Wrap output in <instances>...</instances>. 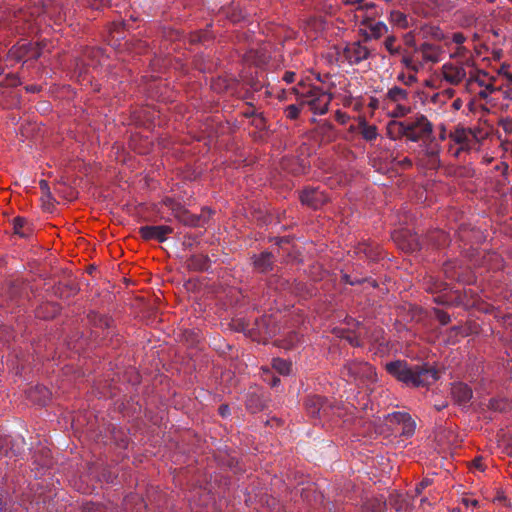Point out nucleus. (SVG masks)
<instances>
[{
  "mask_svg": "<svg viewBox=\"0 0 512 512\" xmlns=\"http://www.w3.org/2000/svg\"><path fill=\"white\" fill-rule=\"evenodd\" d=\"M437 319L442 325H446L450 322V316L443 312V311H437Z\"/></svg>",
  "mask_w": 512,
  "mask_h": 512,
  "instance_id": "obj_38",
  "label": "nucleus"
},
{
  "mask_svg": "<svg viewBox=\"0 0 512 512\" xmlns=\"http://www.w3.org/2000/svg\"><path fill=\"white\" fill-rule=\"evenodd\" d=\"M269 56L266 54V48H261L260 50L251 49L247 53V61L252 62L256 66H262L267 63Z\"/></svg>",
  "mask_w": 512,
  "mask_h": 512,
  "instance_id": "obj_27",
  "label": "nucleus"
},
{
  "mask_svg": "<svg viewBox=\"0 0 512 512\" xmlns=\"http://www.w3.org/2000/svg\"><path fill=\"white\" fill-rule=\"evenodd\" d=\"M439 138L441 140H445L446 139V129L444 126H441L440 127V133H439Z\"/></svg>",
  "mask_w": 512,
  "mask_h": 512,
  "instance_id": "obj_51",
  "label": "nucleus"
},
{
  "mask_svg": "<svg viewBox=\"0 0 512 512\" xmlns=\"http://www.w3.org/2000/svg\"><path fill=\"white\" fill-rule=\"evenodd\" d=\"M58 21H61V16H60V15H59V16L57 17V19L55 20V22H58Z\"/></svg>",
  "mask_w": 512,
  "mask_h": 512,
  "instance_id": "obj_64",
  "label": "nucleus"
},
{
  "mask_svg": "<svg viewBox=\"0 0 512 512\" xmlns=\"http://www.w3.org/2000/svg\"><path fill=\"white\" fill-rule=\"evenodd\" d=\"M347 340L353 346H360L361 345V342H360V340L358 339L357 336L347 337Z\"/></svg>",
  "mask_w": 512,
  "mask_h": 512,
  "instance_id": "obj_45",
  "label": "nucleus"
},
{
  "mask_svg": "<svg viewBox=\"0 0 512 512\" xmlns=\"http://www.w3.org/2000/svg\"><path fill=\"white\" fill-rule=\"evenodd\" d=\"M14 233L20 237H28L31 233V227L27 219L23 217H16L13 220Z\"/></svg>",
  "mask_w": 512,
  "mask_h": 512,
  "instance_id": "obj_26",
  "label": "nucleus"
},
{
  "mask_svg": "<svg viewBox=\"0 0 512 512\" xmlns=\"http://www.w3.org/2000/svg\"><path fill=\"white\" fill-rule=\"evenodd\" d=\"M176 217L185 225L198 226L200 225V217L188 213L186 210L177 213Z\"/></svg>",
  "mask_w": 512,
  "mask_h": 512,
  "instance_id": "obj_30",
  "label": "nucleus"
},
{
  "mask_svg": "<svg viewBox=\"0 0 512 512\" xmlns=\"http://www.w3.org/2000/svg\"><path fill=\"white\" fill-rule=\"evenodd\" d=\"M299 107L297 105H289L286 108V116L289 119H296L299 115Z\"/></svg>",
  "mask_w": 512,
  "mask_h": 512,
  "instance_id": "obj_36",
  "label": "nucleus"
},
{
  "mask_svg": "<svg viewBox=\"0 0 512 512\" xmlns=\"http://www.w3.org/2000/svg\"><path fill=\"white\" fill-rule=\"evenodd\" d=\"M431 122L422 114L403 121L391 120L387 124V135L391 139L406 138L410 141L424 140L432 133Z\"/></svg>",
  "mask_w": 512,
  "mask_h": 512,
  "instance_id": "obj_3",
  "label": "nucleus"
},
{
  "mask_svg": "<svg viewBox=\"0 0 512 512\" xmlns=\"http://www.w3.org/2000/svg\"><path fill=\"white\" fill-rule=\"evenodd\" d=\"M467 68L459 63L447 62L440 70V79L450 85H458L466 78Z\"/></svg>",
  "mask_w": 512,
  "mask_h": 512,
  "instance_id": "obj_13",
  "label": "nucleus"
},
{
  "mask_svg": "<svg viewBox=\"0 0 512 512\" xmlns=\"http://www.w3.org/2000/svg\"><path fill=\"white\" fill-rule=\"evenodd\" d=\"M461 503L467 508H469V507L475 508L479 505V502L477 499H474V498H471L468 496L462 497Z\"/></svg>",
  "mask_w": 512,
  "mask_h": 512,
  "instance_id": "obj_37",
  "label": "nucleus"
},
{
  "mask_svg": "<svg viewBox=\"0 0 512 512\" xmlns=\"http://www.w3.org/2000/svg\"><path fill=\"white\" fill-rule=\"evenodd\" d=\"M297 101L300 106H308L315 114H324L328 110L331 102L329 93L323 91L319 87L306 83H299L293 88Z\"/></svg>",
  "mask_w": 512,
  "mask_h": 512,
  "instance_id": "obj_5",
  "label": "nucleus"
},
{
  "mask_svg": "<svg viewBox=\"0 0 512 512\" xmlns=\"http://www.w3.org/2000/svg\"><path fill=\"white\" fill-rule=\"evenodd\" d=\"M398 164L402 168H407V167H410L412 165V162H411V160L408 157H404L402 160L398 161Z\"/></svg>",
  "mask_w": 512,
  "mask_h": 512,
  "instance_id": "obj_44",
  "label": "nucleus"
},
{
  "mask_svg": "<svg viewBox=\"0 0 512 512\" xmlns=\"http://www.w3.org/2000/svg\"><path fill=\"white\" fill-rule=\"evenodd\" d=\"M400 247L403 250H406V251H409V252H413L416 249H418L419 244L413 239V243H409L408 245L401 244Z\"/></svg>",
  "mask_w": 512,
  "mask_h": 512,
  "instance_id": "obj_41",
  "label": "nucleus"
},
{
  "mask_svg": "<svg viewBox=\"0 0 512 512\" xmlns=\"http://www.w3.org/2000/svg\"><path fill=\"white\" fill-rule=\"evenodd\" d=\"M415 428L416 424L408 413L393 412L384 417V428L380 433L387 432L388 435H399L407 439L414 434Z\"/></svg>",
  "mask_w": 512,
  "mask_h": 512,
  "instance_id": "obj_8",
  "label": "nucleus"
},
{
  "mask_svg": "<svg viewBox=\"0 0 512 512\" xmlns=\"http://www.w3.org/2000/svg\"><path fill=\"white\" fill-rule=\"evenodd\" d=\"M363 410H367V403H364L363 406L361 407Z\"/></svg>",
  "mask_w": 512,
  "mask_h": 512,
  "instance_id": "obj_60",
  "label": "nucleus"
},
{
  "mask_svg": "<svg viewBox=\"0 0 512 512\" xmlns=\"http://www.w3.org/2000/svg\"><path fill=\"white\" fill-rule=\"evenodd\" d=\"M273 368L282 375H288L291 371V363L280 358L273 359Z\"/></svg>",
  "mask_w": 512,
  "mask_h": 512,
  "instance_id": "obj_31",
  "label": "nucleus"
},
{
  "mask_svg": "<svg viewBox=\"0 0 512 512\" xmlns=\"http://www.w3.org/2000/svg\"><path fill=\"white\" fill-rule=\"evenodd\" d=\"M450 57L455 60V63H459L468 68L473 66L472 53L465 46H457L455 50L451 52Z\"/></svg>",
  "mask_w": 512,
  "mask_h": 512,
  "instance_id": "obj_21",
  "label": "nucleus"
},
{
  "mask_svg": "<svg viewBox=\"0 0 512 512\" xmlns=\"http://www.w3.org/2000/svg\"><path fill=\"white\" fill-rule=\"evenodd\" d=\"M473 467L480 470V471H483L484 470V467H483V464H482V461L481 459H475L472 463Z\"/></svg>",
  "mask_w": 512,
  "mask_h": 512,
  "instance_id": "obj_47",
  "label": "nucleus"
},
{
  "mask_svg": "<svg viewBox=\"0 0 512 512\" xmlns=\"http://www.w3.org/2000/svg\"><path fill=\"white\" fill-rule=\"evenodd\" d=\"M337 49L338 59L341 61H347L349 64H358L363 60H366L370 55V50L366 44L357 41L347 43L344 46H339Z\"/></svg>",
  "mask_w": 512,
  "mask_h": 512,
  "instance_id": "obj_11",
  "label": "nucleus"
},
{
  "mask_svg": "<svg viewBox=\"0 0 512 512\" xmlns=\"http://www.w3.org/2000/svg\"><path fill=\"white\" fill-rule=\"evenodd\" d=\"M448 152L455 158L460 157L462 152H468L477 144V136L470 129L462 126L456 127L449 133Z\"/></svg>",
  "mask_w": 512,
  "mask_h": 512,
  "instance_id": "obj_9",
  "label": "nucleus"
},
{
  "mask_svg": "<svg viewBox=\"0 0 512 512\" xmlns=\"http://www.w3.org/2000/svg\"><path fill=\"white\" fill-rule=\"evenodd\" d=\"M496 76H489L487 73L478 71L471 81L483 87L478 92L480 98L492 102L499 96L512 101V66L507 63H501L493 67Z\"/></svg>",
  "mask_w": 512,
  "mask_h": 512,
  "instance_id": "obj_1",
  "label": "nucleus"
},
{
  "mask_svg": "<svg viewBox=\"0 0 512 512\" xmlns=\"http://www.w3.org/2000/svg\"><path fill=\"white\" fill-rule=\"evenodd\" d=\"M431 484V481L426 478V479H423L415 488V492L417 495L421 494L422 491L428 487L429 485Z\"/></svg>",
  "mask_w": 512,
  "mask_h": 512,
  "instance_id": "obj_39",
  "label": "nucleus"
},
{
  "mask_svg": "<svg viewBox=\"0 0 512 512\" xmlns=\"http://www.w3.org/2000/svg\"><path fill=\"white\" fill-rule=\"evenodd\" d=\"M273 264V256L271 253L263 252L254 260L255 269L259 272H266L271 269Z\"/></svg>",
  "mask_w": 512,
  "mask_h": 512,
  "instance_id": "obj_24",
  "label": "nucleus"
},
{
  "mask_svg": "<svg viewBox=\"0 0 512 512\" xmlns=\"http://www.w3.org/2000/svg\"><path fill=\"white\" fill-rule=\"evenodd\" d=\"M378 16V9L372 2L363 3L355 8L354 21L360 25H366L375 20Z\"/></svg>",
  "mask_w": 512,
  "mask_h": 512,
  "instance_id": "obj_17",
  "label": "nucleus"
},
{
  "mask_svg": "<svg viewBox=\"0 0 512 512\" xmlns=\"http://www.w3.org/2000/svg\"><path fill=\"white\" fill-rule=\"evenodd\" d=\"M303 30L308 39H317L324 30V22L320 18H311L304 25Z\"/></svg>",
  "mask_w": 512,
  "mask_h": 512,
  "instance_id": "obj_22",
  "label": "nucleus"
},
{
  "mask_svg": "<svg viewBox=\"0 0 512 512\" xmlns=\"http://www.w3.org/2000/svg\"><path fill=\"white\" fill-rule=\"evenodd\" d=\"M20 83L19 78L15 74H8L6 77V84L10 86H17Z\"/></svg>",
  "mask_w": 512,
  "mask_h": 512,
  "instance_id": "obj_40",
  "label": "nucleus"
},
{
  "mask_svg": "<svg viewBox=\"0 0 512 512\" xmlns=\"http://www.w3.org/2000/svg\"><path fill=\"white\" fill-rule=\"evenodd\" d=\"M43 45V42H40L38 46L35 47L31 43L21 40L9 50L7 54V61L19 62L23 59H36L41 55Z\"/></svg>",
  "mask_w": 512,
  "mask_h": 512,
  "instance_id": "obj_12",
  "label": "nucleus"
},
{
  "mask_svg": "<svg viewBox=\"0 0 512 512\" xmlns=\"http://www.w3.org/2000/svg\"><path fill=\"white\" fill-rule=\"evenodd\" d=\"M435 37L439 40H443L447 46H449L451 43H454L456 47L464 46L463 43L466 40L465 36L460 32L453 33L451 36H445L441 31H439L435 33Z\"/></svg>",
  "mask_w": 512,
  "mask_h": 512,
  "instance_id": "obj_28",
  "label": "nucleus"
},
{
  "mask_svg": "<svg viewBox=\"0 0 512 512\" xmlns=\"http://www.w3.org/2000/svg\"><path fill=\"white\" fill-rule=\"evenodd\" d=\"M327 130L332 131V127L330 125L325 127Z\"/></svg>",
  "mask_w": 512,
  "mask_h": 512,
  "instance_id": "obj_62",
  "label": "nucleus"
},
{
  "mask_svg": "<svg viewBox=\"0 0 512 512\" xmlns=\"http://www.w3.org/2000/svg\"><path fill=\"white\" fill-rule=\"evenodd\" d=\"M335 120L339 124L345 125V124H347L349 122L350 116L346 112H343L341 110H337L335 112Z\"/></svg>",
  "mask_w": 512,
  "mask_h": 512,
  "instance_id": "obj_35",
  "label": "nucleus"
},
{
  "mask_svg": "<svg viewBox=\"0 0 512 512\" xmlns=\"http://www.w3.org/2000/svg\"><path fill=\"white\" fill-rule=\"evenodd\" d=\"M500 57V52H496L495 53V58H499Z\"/></svg>",
  "mask_w": 512,
  "mask_h": 512,
  "instance_id": "obj_63",
  "label": "nucleus"
},
{
  "mask_svg": "<svg viewBox=\"0 0 512 512\" xmlns=\"http://www.w3.org/2000/svg\"><path fill=\"white\" fill-rule=\"evenodd\" d=\"M50 11L46 5L39 6L36 3L33 6L21 7L18 10L8 13L5 16V22L10 30L19 34H37L42 30V23Z\"/></svg>",
  "mask_w": 512,
  "mask_h": 512,
  "instance_id": "obj_2",
  "label": "nucleus"
},
{
  "mask_svg": "<svg viewBox=\"0 0 512 512\" xmlns=\"http://www.w3.org/2000/svg\"><path fill=\"white\" fill-rule=\"evenodd\" d=\"M293 345H294V343H293V342H291L290 344H288L287 346H285V348H291Z\"/></svg>",
  "mask_w": 512,
  "mask_h": 512,
  "instance_id": "obj_61",
  "label": "nucleus"
},
{
  "mask_svg": "<svg viewBox=\"0 0 512 512\" xmlns=\"http://www.w3.org/2000/svg\"><path fill=\"white\" fill-rule=\"evenodd\" d=\"M382 103L383 109L392 118L405 117L412 110L410 92L399 86L389 88L382 99Z\"/></svg>",
  "mask_w": 512,
  "mask_h": 512,
  "instance_id": "obj_6",
  "label": "nucleus"
},
{
  "mask_svg": "<svg viewBox=\"0 0 512 512\" xmlns=\"http://www.w3.org/2000/svg\"><path fill=\"white\" fill-rule=\"evenodd\" d=\"M295 77H296V74L294 72L287 71V72H285V74L283 76V80L287 83H292V82H294Z\"/></svg>",
  "mask_w": 512,
  "mask_h": 512,
  "instance_id": "obj_42",
  "label": "nucleus"
},
{
  "mask_svg": "<svg viewBox=\"0 0 512 512\" xmlns=\"http://www.w3.org/2000/svg\"><path fill=\"white\" fill-rule=\"evenodd\" d=\"M385 48L391 53L396 54L399 52V46L396 45V38L389 36L384 42Z\"/></svg>",
  "mask_w": 512,
  "mask_h": 512,
  "instance_id": "obj_34",
  "label": "nucleus"
},
{
  "mask_svg": "<svg viewBox=\"0 0 512 512\" xmlns=\"http://www.w3.org/2000/svg\"><path fill=\"white\" fill-rule=\"evenodd\" d=\"M492 407H494V408H495V405H494V404H492ZM496 409L503 410V409H504V406H503V407L497 406V407H496Z\"/></svg>",
  "mask_w": 512,
  "mask_h": 512,
  "instance_id": "obj_59",
  "label": "nucleus"
},
{
  "mask_svg": "<svg viewBox=\"0 0 512 512\" xmlns=\"http://www.w3.org/2000/svg\"><path fill=\"white\" fill-rule=\"evenodd\" d=\"M378 103H379V101L377 99L373 98V99H371L369 106L373 109H376L378 107Z\"/></svg>",
  "mask_w": 512,
  "mask_h": 512,
  "instance_id": "obj_52",
  "label": "nucleus"
},
{
  "mask_svg": "<svg viewBox=\"0 0 512 512\" xmlns=\"http://www.w3.org/2000/svg\"><path fill=\"white\" fill-rule=\"evenodd\" d=\"M388 504L395 509L396 512H412L411 506L406 496L393 493L389 496Z\"/></svg>",
  "mask_w": 512,
  "mask_h": 512,
  "instance_id": "obj_23",
  "label": "nucleus"
},
{
  "mask_svg": "<svg viewBox=\"0 0 512 512\" xmlns=\"http://www.w3.org/2000/svg\"><path fill=\"white\" fill-rule=\"evenodd\" d=\"M333 410V414L334 415H337L338 417H345L344 415V408H341V407H334L332 408Z\"/></svg>",
  "mask_w": 512,
  "mask_h": 512,
  "instance_id": "obj_46",
  "label": "nucleus"
},
{
  "mask_svg": "<svg viewBox=\"0 0 512 512\" xmlns=\"http://www.w3.org/2000/svg\"><path fill=\"white\" fill-rule=\"evenodd\" d=\"M219 412H220V414H221L222 416H226V415L228 414V412H229V408H228V406H226V405H222V406H220V408H219Z\"/></svg>",
  "mask_w": 512,
  "mask_h": 512,
  "instance_id": "obj_50",
  "label": "nucleus"
},
{
  "mask_svg": "<svg viewBox=\"0 0 512 512\" xmlns=\"http://www.w3.org/2000/svg\"><path fill=\"white\" fill-rule=\"evenodd\" d=\"M431 503L428 501L427 498H422L421 499V508H422V512H426L429 510V508L431 507Z\"/></svg>",
  "mask_w": 512,
  "mask_h": 512,
  "instance_id": "obj_43",
  "label": "nucleus"
},
{
  "mask_svg": "<svg viewBox=\"0 0 512 512\" xmlns=\"http://www.w3.org/2000/svg\"><path fill=\"white\" fill-rule=\"evenodd\" d=\"M389 21L393 26L399 29H406L409 27L408 16L405 13L398 10H392L390 12Z\"/></svg>",
  "mask_w": 512,
  "mask_h": 512,
  "instance_id": "obj_25",
  "label": "nucleus"
},
{
  "mask_svg": "<svg viewBox=\"0 0 512 512\" xmlns=\"http://www.w3.org/2000/svg\"><path fill=\"white\" fill-rule=\"evenodd\" d=\"M345 5H363V0H342Z\"/></svg>",
  "mask_w": 512,
  "mask_h": 512,
  "instance_id": "obj_49",
  "label": "nucleus"
},
{
  "mask_svg": "<svg viewBox=\"0 0 512 512\" xmlns=\"http://www.w3.org/2000/svg\"><path fill=\"white\" fill-rule=\"evenodd\" d=\"M409 72L406 73H400L397 76V79L403 83L405 86H412L417 81L416 74L417 72H414L412 69H408Z\"/></svg>",
  "mask_w": 512,
  "mask_h": 512,
  "instance_id": "obj_33",
  "label": "nucleus"
},
{
  "mask_svg": "<svg viewBox=\"0 0 512 512\" xmlns=\"http://www.w3.org/2000/svg\"><path fill=\"white\" fill-rule=\"evenodd\" d=\"M173 232V228L167 225L159 226H143L140 228L139 233L145 240H157L158 242H164L167 235Z\"/></svg>",
  "mask_w": 512,
  "mask_h": 512,
  "instance_id": "obj_18",
  "label": "nucleus"
},
{
  "mask_svg": "<svg viewBox=\"0 0 512 512\" xmlns=\"http://www.w3.org/2000/svg\"><path fill=\"white\" fill-rule=\"evenodd\" d=\"M364 26L369 29L370 36L375 38L381 37L388 31L386 24L380 21L374 20Z\"/></svg>",
  "mask_w": 512,
  "mask_h": 512,
  "instance_id": "obj_29",
  "label": "nucleus"
},
{
  "mask_svg": "<svg viewBox=\"0 0 512 512\" xmlns=\"http://www.w3.org/2000/svg\"><path fill=\"white\" fill-rule=\"evenodd\" d=\"M417 165L426 170H435L440 165L439 147L435 144H430L426 148L424 154L418 157Z\"/></svg>",
  "mask_w": 512,
  "mask_h": 512,
  "instance_id": "obj_15",
  "label": "nucleus"
},
{
  "mask_svg": "<svg viewBox=\"0 0 512 512\" xmlns=\"http://www.w3.org/2000/svg\"><path fill=\"white\" fill-rule=\"evenodd\" d=\"M386 370L399 381L415 387L427 386L438 379L435 370L420 366L409 367L404 361H394L386 364Z\"/></svg>",
  "mask_w": 512,
  "mask_h": 512,
  "instance_id": "obj_4",
  "label": "nucleus"
},
{
  "mask_svg": "<svg viewBox=\"0 0 512 512\" xmlns=\"http://www.w3.org/2000/svg\"><path fill=\"white\" fill-rule=\"evenodd\" d=\"M451 395L455 402L465 405L472 398V390L467 384L461 382L454 383L451 387Z\"/></svg>",
  "mask_w": 512,
  "mask_h": 512,
  "instance_id": "obj_20",
  "label": "nucleus"
},
{
  "mask_svg": "<svg viewBox=\"0 0 512 512\" xmlns=\"http://www.w3.org/2000/svg\"><path fill=\"white\" fill-rule=\"evenodd\" d=\"M49 392L44 387H36L35 391H30L29 397L33 401H38L39 404H44L46 398H48Z\"/></svg>",
  "mask_w": 512,
  "mask_h": 512,
  "instance_id": "obj_32",
  "label": "nucleus"
},
{
  "mask_svg": "<svg viewBox=\"0 0 512 512\" xmlns=\"http://www.w3.org/2000/svg\"><path fill=\"white\" fill-rule=\"evenodd\" d=\"M442 50L432 44L425 43L411 56L403 57V64L407 69L418 72L424 62L436 63L441 60Z\"/></svg>",
  "mask_w": 512,
  "mask_h": 512,
  "instance_id": "obj_10",
  "label": "nucleus"
},
{
  "mask_svg": "<svg viewBox=\"0 0 512 512\" xmlns=\"http://www.w3.org/2000/svg\"><path fill=\"white\" fill-rule=\"evenodd\" d=\"M333 12H334V7L330 4L327 13L332 14Z\"/></svg>",
  "mask_w": 512,
  "mask_h": 512,
  "instance_id": "obj_56",
  "label": "nucleus"
},
{
  "mask_svg": "<svg viewBox=\"0 0 512 512\" xmlns=\"http://www.w3.org/2000/svg\"><path fill=\"white\" fill-rule=\"evenodd\" d=\"M437 236L441 237V238H445V235H444V233L442 231H438L437 232Z\"/></svg>",
  "mask_w": 512,
  "mask_h": 512,
  "instance_id": "obj_57",
  "label": "nucleus"
},
{
  "mask_svg": "<svg viewBox=\"0 0 512 512\" xmlns=\"http://www.w3.org/2000/svg\"><path fill=\"white\" fill-rule=\"evenodd\" d=\"M360 250H362L368 257H371V255L368 254V246L366 245H363V247L359 248Z\"/></svg>",
  "mask_w": 512,
  "mask_h": 512,
  "instance_id": "obj_53",
  "label": "nucleus"
},
{
  "mask_svg": "<svg viewBox=\"0 0 512 512\" xmlns=\"http://www.w3.org/2000/svg\"><path fill=\"white\" fill-rule=\"evenodd\" d=\"M447 93L449 94V96H450V97H452V96H453L454 91H453L452 89H448V90H447Z\"/></svg>",
  "mask_w": 512,
  "mask_h": 512,
  "instance_id": "obj_58",
  "label": "nucleus"
},
{
  "mask_svg": "<svg viewBox=\"0 0 512 512\" xmlns=\"http://www.w3.org/2000/svg\"><path fill=\"white\" fill-rule=\"evenodd\" d=\"M356 121V124H351L349 126V132L359 133L367 142H372L377 139L379 133L376 125L368 123L366 118L362 116H359Z\"/></svg>",
  "mask_w": 512,
  "mask_h": 512,
  "instance_id": "obj_14",
  "label": "nucleus"
},
{
  "mask_svg": "<svg viewBox=\"0 0 512 512\" xmlns=\"http://www.w3.org/2000/svg\"><path fill=\"white\" fill-rule=\"evenodd\" d=\"M343 280H344L346 283H349V284H351V285H354V284H356V283H360V282H361V280H359V279H354V280H352V279L350 278V276H349V275H346V274H345V275H343Z\"/></svg>",
  "mask_w": 512,
  "mask_h": 512,
  "instance_id": "obj_48",
  "label": "nucleus"
},
{
  "mask_svg": "<svg viewBox=\"0 0 512 512\" xmlns=\"http://www.w3.org/2000/svg\"><path fill=\"white\" fill-rule=\"evenodd\" d=\"M506 150H507V151H510V152L512 153V142L507 143Z\"/></svg>",
  "mask_w": 512,
  "mask_h": 512,
  "instance_id": "obj_55",
  "label": "nucleus"
},
{
  "mask_svg": "<svg viewBox=\"0 0 512 512\" xmlns=\"http://www.w3.org/2000/svg\"><path fill=\"white\" fill-rule=\"evenodd\" d=\"M279 379L278 378H273L272 382H271V386H276L278 383H279Z\"/></svg>",
  "mask_w": 512,
  "mask_h": 512,
  "instance_id": "obj_54",
  "label": "nucleus"
},
{
  "mask_svg": "<svg viewBox=\"0 0 512 512\" xmlns=\"http://www.w3.org/2000/svg\"><path fill=\"white\" fill-rule=\"evenodd\" d=\"M300 200L302 204L317 209L328 201V196L318 188H309L303 190Z\"/></svg>",
  "mask_w": 512,
  "mask_h": 512,
  "instance_id": "obj_16",
  "label": "nucleus"
},
{
  "mask_svg": "<svg viewBox=\"0 0 512 512\" xmlns=\"http://www.w3.org/2000/svg\"><path fill=\"white\" fill-rule=\"evenodd\" d=\"M306 409L311 416L322 418L327 415L328 406L321 396H311L306 400Z\"/></svg>",
  "mask_w": 512,
  "mask_h": 512,
  "instance_id": "obj_19",
  "label": "nucleus"
},
{
  "mask_svg": "<svg viewBox=\"0 0 512 512\" xmlns=\"http://www.w3.org/2000/svg\"><path fill=\"white\" fill-rule=\"evenodd\" d=\"M341 377L348 383L368 386L377 380L375 369L367 362L350 361L341 370Z\"/></svg>",
  "mask_w": 512,
  "mask_h": 512,
  "instance_id": "obj_7",
  "label": "nucleus"
}]
</instances>
